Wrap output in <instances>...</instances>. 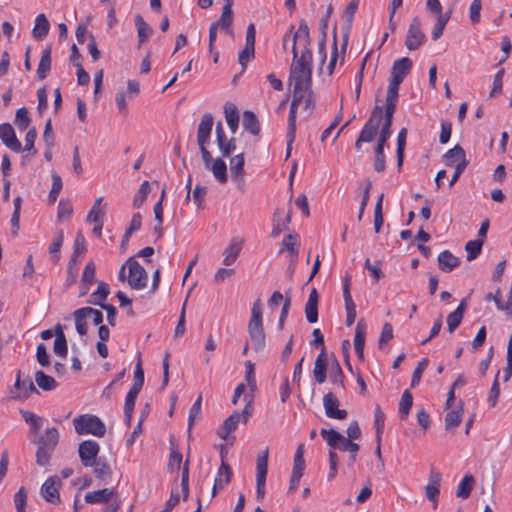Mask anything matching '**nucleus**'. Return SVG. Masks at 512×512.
Segmentation results:
<instances>
[{"instance_id":"nucleus-1","label":"nucleus","mask_w":512,"mask_h":512,"mask_svg":"<svg viewBox=\"0 0 512 512\" xmlns=\"http://www.w3.org/2000/svg\"><path fill=\"white\" fill-rule=\"evenodd\" d=\"M293 63L290 79L294 81L293 96L307 97V106L312 103V51L310 49V32L305 20H301L292 37Z\"/></svg>"},{"instance_id":"nucleus-2","label":"nucleus","mask_w":512,"mask_h":512,"mask_svg":"<svg viewBox=\"0 0 512 512\" xmlns=\"http://www.w3.org/2000/svg\"><path fill=\"white\" fill-rule=\"evenodd\" d=\"M262 313L261 300L257 299L252 306L251 318L248 324V333L255 352L262 351L266 345Z\"/></svg>"},{"instance_id":"nucleus-3","label":"nucleus","mask_w":512,"mask_h":512,"mask_svg":"<svg viewBox=\"0 0 512 512\" xmlns=\"http://www.w3.org/2000/svg\"><path fill=\"white\" fill-rule=\"evenodd\" d=\"M59 442V432L55 427L48 428L37 440L36 463L46 466Z\"/></svg>"},{"instance_id":"nucleus-4","label":"nucleus","mask_w":512,"mask_h":512,"mask_svg":"<svg viewBox=\"0 0 512 512\" xmlns=\"http://www.w3.org/2000/svg\"><path fill=\"white\" fill-rule=\"evenodd\" d=\"M320 435L331 448L349 452L351 462L356 460L357 452L360 447L357 443L353 442V439L343 436L334 429L322 428L320 430Z\"/></svg>"},{"instance_id":"nucleus-5","label":"nucleus","mask_w":512,"mask_h":512,"mask_svg":"<svg viewBox=\"0 0 512 512\" xmlns=\"http://www.w3.org/2000/svg\"><path fill=\"white\" fill-rule=\"evenodd\" d=\"M383 118V107L376 105L364 124L355 142L356 150L360 151L363 143H370L376 137Z\"/></svg>"},{"instance_id":"nucleus-6","label":"nucleus","mask_w":512,"mask_h":512,"mask_svg":"<svg viewBox=\"0 0 512 512\" xmlns=\"http://www.w3.org/2000/svg\"><path fill=\"white\" fill-rule=\"evenodd\" d=\"M75 431L79 435L92 434L97 437H103L106 433L105 424L95 415L84 414L73 420Z\"/></svg>"},{"instance_id":"nucleus-7","label":"nucleus","mask_w":512,"mask_h":512,"mask_svg":"<svg viewBox=\"0 0 512 512\" xmlns=\"http://www.w3.org/2000/svg\"><path fill=\"white\" fill-rule=\"evenodd\" d=\"M304 102V109L307 111H311L313 102L307 106V97L303 96H293V100L290 105V111L288 116V131H287V150L286 157L290 156L292 143L295 140L296 135V111L298 106Z\"/></svg>"},{"instance_id":"nucleus-8","label":"nucleus","mask_w":512,"mask_h":512,"mask_svg":"<svg viewBox=\"0 0 512 512\" xmlns=\"http://www.w3.org/2000/svg\"><path fill=\"white\" fill-rule=\"evenodd\" d=\"M213 124L214 118L212 114L206 113L202 116L197 129V143L199 145L202 159L206 162H208L210 158V152L206 145L210 139Z\"/></svg>"},{"instance_id":"nucleus-9","label":"nucleus","mask_w":512,"mask_h":512,"mask_svg":"<svg viewBox=\"0 0 512 512\" xmlns=\"http://www.w3.org/2000/svg\"><path fill=\"white\" fill-rule=\"evenodd\" d=\"M129 270L128 284L132 289L140 290L147 286L148 275L146 270L133 258L126 262Z\"/></svg>"},{"instance_id":"nucleus-10","label":"nucleus","mask_w":512,"mask_h":512,"mask_svg":"<svg viewBox=\"0 0 512 512\" xmlns=\"http://www.w3.org/2000/svg\"><path fill=\"white\" fill-rule=\"evenodd\" d=\"M426 41V35L421 30V23L418 17H414L409 25L405 45L408 50H417Z\"/></svg>"},{"instance_id":"nucleus-11","label":"nucleus","mask_w":512,"mask_h":512,"mask_svg":"<svg viewBox=\"0 0 512 512\" xmlns=\"http://www.w3.org/2000/svg\"><path fill=\"white\" fill-rule=\"evenodd\" d=\"M268 468V449L259 454L256 461V495L259 500L265 496V483Z\"/></svg>"},{"instance_id":"nucleus-12","label":"nucleus","mask_w":512,"mask_h":512,"mask_svg":"<svg viewBox=\"0 0 512 512\" xmlns=\"http://www.w3.org/2000/svg\"><path fill=\"white\" fill-rule=\"evenodd\" d=\"M352 277L346 274L343 278V298L346 310V325L350 327L356 319V304L352 298L351 288Z\"/></svg>"},{"instance_id":"nucleus-13","label":"nucleus","mask_w":512,"mask_h":512,"mask_svg":"<svg viewBox=\"0 0 512 512\" xmlns=\"http://www.w3.org/2000/svg\"><path fill=\"white\" fill-rule=\"evenodd\" d=\"M100 451L99 444L94 440H85L79 444V457L85 467H92Z\"/></svg>"},{"instance_id":"nucleus-14","label":"nucleus","mask_w":512,"mask_h":512,"mask_svg":"<svg viewBox=\"0 0 512 512\" xmlns=\"http://www.w3.org/2000/svg\"><path fill=\"white\" fill-rule=\"evenodd\" d=\"M339 400L332 393L328 392L323 397V406L325 414L328 418L343 420L347 417L348 413L344 409H339Z\"/></svg>"},{"instance_id":"nucleus-15","label":"nucleus","mask_w":512,"mask_h":512,"mask_svg":"<svg viewBox=\"0 0 512 512\" xmlns=\"http://www.w3.org/2000/svg\"><path fill=\"white\" fill-rule=\"evenodd\" d=\"M232 469L229 464L224 460V455L221 453V465L217 471V476L212 488V497H214L219 490H223L231 481Z\"/></svg>"},{"instance_id":"nucleus-16","label":"nucleus","mask_w":512,"mask_h":512,"mask_svg":"<svg viewBox=\"0 0 512 512\" xmlns=\"http://www.w3.org/2000/svg\"><path fill=\"white\" fill-rule=\"evenodd\" d=\"M244 164V153H239L230 159L231 178L240 189H242L245 184Z\"/></svg>"},{"instance_id":"nucleus-17","label":"nucleus","mask_w":512,"mask_h":512,"mask_svg":"<svg viewBox=\"0 0 512 512\" xmlns=\"http://www.w3.org/2000/svg\"><path fill=\"white\" fill-rule=\"evenodd\" d=\"M61 481L57 476L49 477L41 487V495L43 498L51 503H57L60 501L59 487Z\"/></svg>"},{"instance_id":"nucleus-18","label":"nucleus","mask_w":512,"mask_h":512,"mask_svg":"<svg viewBox=\"0 0 512 512\" xmlns=\"http://www.w3.org/2000/svg\"><path fill=\"white\" fill-rule=\"evenodd\" d=\"M0 139L4 145L14 152H20L22 146L18 138L16 137L14 128L9 123L0 124Z\"/></svg>"},{"instance_id":"nucleus-19","label":"nucleus","mask_w":512,"mask_h":512,"mask_svg":"<svg viewBox=\"0 0 512 512\" xmlns=\"http://www.w3.org/2000/svg\"><path fill=\"white\" fill-rule=\"evenodd\" d=\"M411 68L412 61L409 58L403 57L401 59L396 60L392 66L390 82H396V84L400 85L403 82L406 75L409 74Z\"/></svg>"},{"instance_id":"nucleus-20","label":"nucleus","mask_w":512,"mask_h":512,"mask_svg":"<svg viewBox=\"0 0 512 512\" xmlns=\"http://www.w3.org/2000/svg\"><path fill=\"white\" fill-rule=\"evenodd\" d=\"M205 168L207 170H210L214 177L217 179V181L221 184H224L227 182V166L225 161L222 158H216L213 159L212 155L210 154L209 161H203Z\"/></svg>"},{"instance_id":"nucleus-21","label":"nucleus","mask_w":512,"mask_h":512,"mask_svg":"<svg viewBox=\"0 0 512 512\" xmlns=\"http://www.w3.org/2000/svg\"><path fill=\"white\" fill-rule=\"evenodd\" d=\"M243 247V240L235 237L231 240L228 247L223 252V264L225 266H231L237 260Z\"/></svg>"},{"instance_id":"nucleus-22","label":"nucleus","mask_w":512,"mask_h":512,"mask_svg":"<svg viewBox=\"0 0 512 512\" xmlns=\"http://www.w3.org/2000/svg\"><path fill=\"white\" fill-rule=\"evenodd\" d=\"M441 480V474L432 469L429 474L428 484L425 487L426 496L429 501L437 502L440 493Z\"/></svg>"},{"instance_id":"nucleus-23","label":"nucleus","mask_w":512,"mask_h":512,"mask_svg":"<svg viewBox=\"0 0 512 512\" xmlns=\"http://www.w3.org/2000/svg\"><path fill=\"white\" fill-rule=\"evenodd\" d=\"M366 339V323L363 319L359 320L355 327L354 348L359 359L364 357V346Z\"/></svg>"},{"instance_id":"nucleus-24","label":"nucleus","mask_w":512,"mask_h":512,"mask_svg":"<svg viewBox=\"0 0 512 512\" xmlns=\"http://www.w3.org/2000/svg\"><path fill=\"white\" fill-rule=\"evenodd\" d=\"M318 300V292L313 288L305 305L306 319L309 323H316L318 321Z\"/></svg>"},{"instance_id":"nucleus-25","label":"nucleus","mask_w":512,"mask_h":512,"mask_svg":"<svg viewBox=\"0 0 512 512\" xmlns=\"http://www.w3.org/2000/svg\"><path fill=\"white\" fill-rule=\"evenodd\" d=\"M326 371L327 360L325 356V347H323L314 363L313 376L317 383L322 384L326 381Z\"/></svg>"},{"instance_id":"nucleus-26","label":"nucleus","mask_w":512,"mask_h":512,"mask_svg":"<svg viewBox=\"0 0 512 512\" xmlns=\"http://www.w3.org/2000/svg\"><path fill=\"white\" fill-rule=\"evenodd\" d=\"M114 495L113 489L104 488L85 495V502L89 504L109 503Z\"/></svg>"},{"instance_id":"nucleus-27","label":"nucleus","mask_w":512,"mask_h":512,"mask_svg":"<svg viewBox=\"0 0 512 512\" xmlns=\"http://www.w3.org/2000/svg\"><path fill=\"white\" fill-rule=\"evenodd\" d=\"M445 165L449 167L456 166L458 163L468 162L465 150L460 145H455L444 154Z\"/></svg>"},{"instance_id":"nucleus-28","label":"nucleus","mask_w":512,"mask_h":512,"mask_svg":"<svg viewBox=\"0 0 512 512\" xmlns=\"http://www.w3.org/2000/svg\"><path fill=\"white\" fill-rule=\"evenodd\" d=\"M438 263L443 272H451L460 265V259L449 250H444L438 255Z\"/></svg>"},{"instance_id":"nucleus-29","label":"nucleus","mask_w":512,"mask_h":512,"mask_svg":"<svg viewBox=\"0 0 512 512\" xmlns=\"http://www.w3.org/2000/svg\"><path fill=\"white\" fill-rule=\"evenodd\" d=\"M466 307H467L466 299H463L460 302L459 306L456 308V310H454L453 312L448 314L447 325H448V330L450 333L454 332V330L460 325V323L463 319Z\"/></svg>"},{"instance_id":"nucleus-30","label":"nucleus","mask_w":512,"mask_h":512,"mask_svg":"<svg viewBox=\"0 0 512 512\" xmlns=\"http://www.w3.org/2000/svg\"><path fill=\"white\" fill-rule=\"evenodd\" d=\"M92 467H94L96 478L103 481L105 484L108 483L112 476V469L106 459L102 457L96 459Z\"/></svg>"},{"instance_id":"nucleus-31","label":"nucleus","mask_w":512,"mask_h":512,"mask_svg":"<svg viewBox=\"0 0 512 512\" xmlns=\"http://www.w3.org/2000/svg\"><path fill=\"white\" fill-rule=\"evenodd\" d=\"M224 113L231 132L235 133L239 125V111L237 107L233 103L227 102L224 105Z\"/></svg>"},{"instance_id":"nucleus-32","label":"nucleus","mask_w":512,"mask_h":512,"mask_svg":"<svg viewBox=\"0 0 512 512\" xmlns=\"http://www.w3.org/2000/svg\"><path fill=\"white\" fill-rule=\"evenodd\" d=\"M55 341L53 351L56 355L65 358L68 353L67 341L60 324L55 327Z\"/></svg>"},{"instance_id":"nucleus-33","label":"nucleus","mask_w":512,"mask_h":512,"mask_svg":"<svg viewBox=\"0 0 512 512\" xmlns=\"http://www.w3.org/2000/svg\"><path fill=\"white\" fill-rule=\"evenodd\" d=\"M51 70V48L47 47L42 51L41 59L37 68V77L43 80Z\"/></svg>"},{"instance_id":"nucleus-34","label":"nucleus","mask_w":512,"mask_h":512,"mask_svg":"<svg viewBox=\"0 0 512 512\" xmlns=\"http://www.w3.org/2000/svg\"><path fill=\"white\" fill-rule=\"evenodd\" d=\"M49 29L50 24L46 16L44 14L37 15L32 31L34 38L38 40L44 39L47 36Z\"/></svg>"},{"instance_id":"nucleus-35","label":"nucleus","mask_w":512,"mask_h":512,"mask_svg":"<svg viewBox=\"0 0 512 512\" xmlns=\"http://www.w3.org/2000/svg\"><path fill=\"white\" fill-rule=\"evenodd\" d=\"M234 15L232 8L223 7L220 18L215 21V25H218L221 30H224L227 34L233 35L232 23Z\"/></svg>"},{"instance_id":"nucleus-36","label":"nucleus","mask_w":512,"mask_h":512,"mask_svg":"<svg viewBox=\"0 0 512 512\" xmlns=\"http://www.w3.org/2000/svg\"><path fill=\"white\" fill-rule=\"evenodd\" d=\"M139 393H140V391L130 388V390L128 391V393L126 395L125 404H124V415H125V421L128 426L131 425L135 401H136Z\"/></svg>"},{"instance_id":"nucleus-37","label":"nucleus","mask_w":512,"mask_h":512,"mask_svg":"<svg viewBox=\"0 0 512 512\" xmlns=\"http://www.w3.org/2000/svg\"><path fill=\"white\" fill-rule=\"evenodd\" d=\"M110 293L108 284L99 282L97 290L90 295L89 303L102 307L105 305L104 301Z\"/></svg>"},{"instance_id":"nucleus-38","label":"nucleus","mask_w":512,"mask_h":512,"mask_svg":"<svg viewBox=\"0 0 512 512\" xmlns=\"http://www.w3.org/2000/svg\"><path fill=\"white\" fill-rule=\"evenodd\" d=\"M241 421V415L238 412L232 413L223 423L222 432H219V436L226 440L230 433L236 430L237 425Z\"/></svg>"},{"instance_id":"nucleus-39","label":"nucleus","mask_w":512,"mask_h":512,"mask_svg":"<svg viewBox=\"0 0 512 512\" xmlns=\"http://www.w3.org/2000/svg\"><path fill=\"white\" fill-rule=\"evenodd\" d=\"M474 485V477L470 474L465 475L457 487L456 496L462 499H467L470 496Z\"/></svg>"},{"instance_id":"nucleus-40","label":"nucleus","mask_w":512,"mask_h":512,"mask_svg":"<svg viewBox=\"0 0 512 512\" xmlns=\"http://www.w3.org/2000/svg\"><path fill=\"white\" fill-rule=\"evenodd\" d=\"M243 127L253 135L260 133V124L258 118L252 111H245L243 114Z\"/></svg>"},{"instance_id":"nucleus-41","label":"nucleus","mask_w":512,"mask_h":512,"mask_svg":"<svg viewBox=\"0 0 512 512\" xmlns=\"http://www.w3.org/2000/svg\"><path fill=\"white\" fill-rule=\"evenodd\" d=\"M135 26L137 28L138 38H139V45H142L144 42L147 41L148 37L150 36L152 29L150 26L145 22L144 18L137 14L134 19Z\"/></svg>"},{"instance_id":"nucleus-42","label":"nucleus","mask_w":512,"mask_h":512,"mask_svg":"<svg viewBox=\"0 0 512 512\" xmlns=\"http://www.w3.org/2000/svg\"><path fill=\"white\" fill-rule=\"evenodd\" d=\"M35 382L44 391H51L57 387L55 379L41 370L35 373Z\"/></svg>"},{"instance_id":"nucleus-43","label":"nucleus","mask_w":512,"mask_h":512,"mask_svg":"<svg viewBox=\"0 0 512 512\" xmlns=\"http://www.w3.org/2000/svg\"><path fill=\"white\" fill-rule=\"evenodd\" d=\"M64 241V232L59 230L55 233L53 237V241L49 247V253L51 255V259L54 263L58 262L60 259V249Z\"/></svg>"},{"instance_id":"nucleus-44","label":"nucleus","mask_w":512,"mask_h":512,"mask_svg":"<svg viewBox=\"0 0 512 512\" xmlns=\"http://www.w3.org/2000/svg\"><path fill=\"white\" fill-rule=\"evenodd\" d=\"M32 393H38V391L30 378L23 381V392L22 393H15L13 390H10L11 399H13V400H25Z\"/></svg>"},{"instance_id":"nucleus-45","label":"nucleus","mask_w":512,"mask_h":512,"mask_svg":"<svg viewBox=\"0 0 512 512\" xmlns=\"http://www.w3.org/2000/svg\"><path fill=\"white\" fill-rule=\"evenodd\" d=\"M483 243V239L471 240L466 243L465 250L467 252L466 258L468 261H472L478 257L481 253Z\"/></svg>"},{"instance_id":"nucleus-46","label":"nucleus","mask_w":512,"mask_h":512,"mask_svg":"<svg viewBox=\"0 0 512 512\" xmlns=\"http://www.w3.org/2000/svg\"><path fill=\"white\" fill-rule=\"evenodd\" d=\"M413 405V396L409 390H405L402 394L400 403H399V414L402 419H405L410 412V409Z\"/></svg>"},{"instance_id":"nucleus-47","label":"nucleus","mask_w":512,"mask_h":512,"mask_svg":"<svg viewBox=\"0 0 512 512\" xmlns=\"http://www.w3.org/2000/svg\"><path fill=\"white\" fill-rule=\"evenodd\" d=\"M385 424V414L381 410L380 406H376L374 411V426L376 429V440L381 442L383 430Z\"/></svg>"},{"instance_id":"nucleus-48","label":"nucleus","mask_w":512,"mask_h":512,"mask_svg":"<svg viewBox=\"0 0 512 512\" xmlns=\"http://www.w3.org/2000/svg\"><path fill=\"white\" fill-rule=\"evenodd\" d=\"M329 378L333 384H337L341 387H344V383H343L344 374H343L342 368L336 358L334 359L333 363L331 364Z\"/></svg>"},{"instance_id":"nucleus-49","label":"nucleus","mask_w":512,"mask_h":512,"mask_svg":"<svg viewBox=\"0 0 512 512\" xmlns=\"http://www.w3.org/2000/svg\"><path fill=\"white\" fill-rule=\"evenodd\" d=\"M462 421V408L449 411L445 417V429L450 430L460 425Z\"/></svg>"},{"instance_id":"nucleus-50","label":"nucleus","mask_w":512,"mask_h":512,"mask_svg":"<svg viewBox=\"0 0 512 512\" xmlns=\"http://www.w3.org/2000/svg\"><path fill=\"white\" fill-rule=\"evenodd\" d=\"M149 192H150V183L148 181H144L140 185V188L138 189L137 193L134 196L133 206L135 208H140L143 205V203L145 202Z\"/></svg>"},{"instance_id":"nucleus-51","label":"nucleus","mask_w":512,"mask_h":512,"mask_svg":"<svg viewBox=\"0 0 512 512\" xmlns=\"http://www.w3.org/2000/svg\"><path fill=\"white\" fill-rule=\"evenodd\" d=\"M406 137H407V129L402 128L397 137V165L398 167L402 166L403 158H404V149L406 145Z\"/></svg>"},{"instance_id":"nucleus-52","label":"nucleus","mask_w":512,"mask_h":512,"mask_svg":"<svg viewBox=\"0 0 512 512\" xmlns=\"http://www.w3.org/2000/svg\"><path fill=\"white\" fill-rule=\"evenodd\" d=\"M223 157H229L236 149L235 138L228 139L227 136L217 143Z\"/></svg>"},{"instance_id":"nucleus-53","label":"nucleus","mask_w":512,"mask_h":512,"mask_svg":"<svg viewBox=\"0 0 512 512\" xmlns=\"http://www.w3.org/2000/svg\"><path fill=\"white\" fill-rule=\"evenodd\" d=\"M384 195L381 194L377 200L374 209V229L376 233L380 232L381 226L383 225V214H382V202Z\"/></svg>"},{"instance_id":"nucleus-54","label":"nucleus","mask_w":512,"mask_h":512,"mask_svg":"<svg viewBox=\"0 0 512 512\" xmlns=\"http://www.w3.org/2000/svg\"><path fill=\"white\" fill-rule=\"evenodd\" d=\"M73 213V207L69 200L61 199L58 204L57 217L59 220L69 219Z\"/></svg>"},{"instance_id":"nucleus-55","label":"nucleus","mask_w":512,"mask_h":512,"mask_svg":"<svg viewBox=\"0 0 512 512\" xmlns=\"http://www.w3.org/2000/svg\"><path fill=\"white\" fill-rule=\"evenodd\" d=\"M15 124L20 130H25L29 126L30 118L28 116V111L25 107H22L17 110Z\"/></svg>"},{"instance_id":"nucleus-56","label":"nucleus","mask_w":512,"mask_h":512,"mask_svg":"<svg viewBox=\"0 0 512 512\" xmlns=\"http://www.w3.org/2000/svg\"><path fill=\"white\" fill-rule=\"evenodd\" d=\"M74 319H75V327L79 335L84 336L87 333V323H86V316L81 311V309H77L74 312Z\"/></svg>"},{"instance_id":"nucleus-57","label":"nucleus","mask_w":512,"mask_h":512,"mask_svg":"<svg viewBox=\"0 0 512 512\" xmlns=\"http://www.w3.org/2000/svg\"><path fill=\"white\" fill-rule=\"evenodd\" d=\"M428 363H429V360L427 358H423L418 363L417 367L415 368V370L412 374L411 387H416L420 383L422 374L425 371V369L427 368Z\"/></svg>"},{"instance_id":"nucleus-58","label":"nucleus","mask_w":512,"mask_h":512,"mask_svg":"<svg viewBox=\"0 0 512 512\" xmlns=\"http://www.w3.org/2000/svg\"><path fill=\"white\" fill-rule=\"evenodd\" d=\"M305 468V461L303 458V446L300 445L294 456V464L292 473L303 475Z\"/></svg>"},{"instance_id":"nucleus-59","label":"nucleus","mask_w":512,"mask_h":512,"mask_svg":"<svg viewBox=\"0 0 512 512\" xmlns=\"http://www.w3.org/2000/svg\"><path fill=\"white\" fill-rule=\"evenodd\" d=\"M21 414H22L23 418L25 419L26 423L29 424L34 431H37L41 428V426H42V418L41 417H39L38 415H36L32 412H29V411H21Z\"/></svg>"},{"instance_id":"nucleus-60","label":"nucleus","mask_w":512,"mask_h":512,"mask_svg":"<svg viewBox=\"0 0 512 512\" xmlns=\"http://www.w3.org/2000/svg\"><path fill=\"white\" fill-rule=\"evenodd\" d=\"M504 73V68H501L494 76L493 87L490 91L489 97L493 98L502 92Z\"/></svg>"},{"instance_id":"nucleus-61","label":"nucleus","mask_w":512,"mask_h":512,"mask_svg":"<svg viewBox=\"0 0 512 512\" xmlns=\"http://www.w3.org/2000/svg\"><path fill=\"white\" fill-rule=\"evenodd\" d=\"M484 300L487 301V302H490V301H494L496 307L498 310H501V311H508V306L506 305V303H504L502 300H501V290L500 288H497L496 292L493 294V293H487L484 297Z\"/></svg>"},{"instance_id":"nucleus-62","label":"nucleus","mask_w":512,"mask_h":512,"mask_svg":"<svg viewBox=\"0 0 512 512\" xmlns=\"http://www.w3.org/2000/svg\"><path fill=\"white\" fill-rule=\"evenodd\" d=\"M143 385H144V371L141 366V361L139 360L135 367L134 382H133L131 389L141 391Z\"/></svg>"},{"instance_id":"nucleus-63","label":"nucleus","mask_w":512,"mask_h":512,"mask_svg":"<svg viewBox=\"0 0 512 512\" xmlns=\"http://www.w3.org/2000/svg\"><path fill=\"white\" fill-rule=\"evenodd\" d=\"M27 493L23 487H21L14 495V504L17 512H25Z\"/></svg>"},{"instance_id":"nucleus-64","label":"nucleus","mask_w":512,"mask_h":512,"mask_svg":"<svg viewBox=\"0 0 512 512\" xmlns=\"http://www.w3.org/2000/svg\"><path fill=\"white\" fill-rule=\"evenodd\" d=\"M181 463H182V454L179 451L172 449L170 456H169L168 469L171 472L178 471L180 469Z\"/></svg>"}]
</instances>
